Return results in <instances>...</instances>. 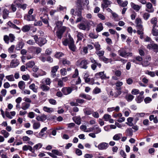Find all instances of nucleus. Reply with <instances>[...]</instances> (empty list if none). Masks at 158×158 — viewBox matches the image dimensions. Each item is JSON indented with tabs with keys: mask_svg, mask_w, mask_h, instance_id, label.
<instances>
[{
	"mask_svg": "<svg viewBox=\"0 0 158 158\" xmlns=\"http://www.w3.org/2000/svg\"><path fill=\"white\" fill-rule=\"evenodd\" d=\"M63 23L61 21H58L56 23V27L58 28V31L56 32V35L58 38L61 39L63 33L65 31L66 27L65 26H62Z\"/></svg>",
	"mask_w": 158,
	"mask_h": 158,
	"instance_id": "1",
	"label": "nucleus"
},
{
	"mask_svg": "<svg viewBox=\"0 0 158 158\" xmlns=\"http://www.w3.org/2000/svg\"><path fill=\"white\" fill-rule=\"evenodd\" d=\"M118 53L119 56L125 58H126L128 56H132V53L127 52L125 49L123 48L119 50Z\"/></svg>",
	"mask_w": 158,
	"mask_h": 158,
	"instance_id": "2",
	"label": "nucleus"
},
{
	"mask_svg": "<svg viewBox=\"0 0 158 158\" xmlns=\"http://www.w3.org/2000/svg\"><path fill=\"white\" fill-rule=\"evenodd\" d=\"M147 48L149 49H152L156 53L158 52V45L157 44L153 43L149 44L147 46Z\"/></svg>",
	"mask_w": 158,
	"mask_h": 158,
	"instance_id": "3",
	"label": "nucleus"
},
{
	"mask_svg": "<svg viewBox=\"0 0 158 158\" xmlns=\"http://www.w3.org/2000/svg\"><path fill=\"white\" fill-rule=\"evenodd\" d=\"M94 77L96 78L100 77L102 79H109L110 77L109 76H106V74L104 73V72H101L96 74Z\"/></svg>",
	"mask_w": 158,
	"mask_h": 158,
	"instance_id": "4",
	"label": "nucleus"
},
{
	"mask_svg": "<svg viewBox=\"0 0 158 158\" xmlns=\"http://www.w3.org/2000/svg\"><path fill=\"white\" fill-rule=\"evenodd\" d=\"M74 43V42L73 38L72 37H70V43L68 46L69 49L73 52H74L76 49Z\"/></svg>",
	"mask_w": 158,
	"mask_h": 158,
	"instance_id": "5",
	"label": "nucleus"
},
{
	"mask_svg": "<svg viewBox=\"0 0 158 158\" xmlns=\"http://www.w3.org/2000/svg\"><path fill=\"white\" fill-rule=\"evenodd\" d=\"M19 64V60L17 59H15L12 60L10 63V67L11 68H15L18 66Z\"/></svg>",
	"mask_w": 158,
	"mask_h": 158,
	"instance_id": "6",
	"label": "nucleus"
},
{
	"mask_svg": "<svg viewBox=\"0 0 158 158\" xmlns=\"http://www.w3.org/2000/svg\"><path fill=\"white\" fill-rule=\"evenodd\" d=\"M88 64L89 62L87 60H81L80 64L78 65L77 64V65L81 68L86 69L88 67L87 65Z\"/></svg>",
	"mask_w": 158,
	"mask_h": 158,
	"instance_id": "7",
	"label": "nucleus"
},
{
	"mask_svg": "<svg viewBox=\"0 0 158 158\" xmlns=\"http://www.w3.org/2000/svg\"><path fill=\"white\" fill-rule=\"evenodd\" d=\"M108 144L106 142H102L99 144L98 148L100 150H106L109 147Z\"/></svg>",
	"mask_w": 158,
	"mask_h": 158,
	"instance_id": "8",
	"label": "nucleus"
},
{
	"mask_svg": "<svg viewBox=\"0 0 158 158\" xmlns=\"http://www.w3.org/2000/svg\"><path fill=\"white\" fill-rule=\"evenodd\" d=\"M72 90V89L70 87H64L61 90L62 92L65 95H67L70 94Z\"/></svg>",
	"mask_w": 158,
	"mask_h": 158,
	"instance_id": "9",
	"label": "nucleus"
},
{
	"mask_svg": "<svg viewBox=\"0 0 158 158\" xmlns=\"http://www.w3.org/2000/svg\"><path fill=\"white\" fill-rule=\"evenodd\" d=\"M142 60V57L139 56H138L134 57L133 59L131 60V61L137 64H141Z\"/></svg>",
	"mask_w": 158,
	"mask_h": 158,
	"instance_id": "10",
	"label": "nucleus"
},
{
	"mask_svg": "<svg viewBox=\"0 0 158 158\" xmlns=\"http://www.w3.org/2000/svg\"><path fill=\"white\" fill-rule=\"evenodd\" d=\"M146 11L149 13H152L154 11L152 4L150 2H148L146 4Z\"/></svg>",
	"mask_w": 158,
	"mask_h": 158,
	"instance_id": "11",
	"label": "nucleus"
},
{
	"mask_svg": "<svg viewBox=\"0 0 158 158\" xmlns=\"http://www.w3.org/2000/svg\"><path fill=\"white\" fill-rule=\"evenodd\" d=\"M77 27L80 29L83 30H85L87 29L89 30L87 24H86L84 23L81 22L77 25Z\"/></svg>",
	"mask_w": 158,
	"mask_h": 158,
	"instance_id": "12",
	"label": "nucleus"
},
{
	"mask_svg": "<svg viewBox=\"0 0 158 158\" xmlns=\"http://www.w3.org/2000/svg\"><path fill=\"white\" fill-rule=\"evenodd\" d=\"M59 66L57 65L55 66L52 67L51 76L52 77H54L56 76V72L59 69Z\"/></svg>",
	"mask_w": 158,
	"mask_h": 158,
	"instance_id": "13",
	"label": "nucleus"
},
{
	"mask_svg": "<svg viewBox=\"0 0 158 158\" xmlns=\"http://www.w3.org/2000/svg\"><path fill=\"white\" fill-rule=\"evenodd\" d=\"M102 2L103 4H102V7L103 9L108 7L111 3V2L108 0H103Z\"/></svg>",
	"mask_w": 158,
	"mask_h": 158,
	"instance_id": "14",
	"label": "nucleus"
},
{
	"mask_svg": "<svg viewBox=\"0 0 158 158\" xmlns=\"http://www.w3.org/2000/svg\"><path fill=\"white\" fill-rule=\"evenodd\" d=\"M18 1L19 0H15L14 2V3L15 4L18 8H22L23 10L25 9L26 8L27 5L26 4L21 5V4L18 3Z\"/></svg>",
	"mask_w": 158,
	"mask_h": 158,
	"instance_id": "15",
	"label": "nucleus"
},
{
	"mask_svg": "<svg viewBox=\"0 0 158 158\" xmlns=\"http://www.w3.org/2000/svg\"><path fill=\"white\" fill-rule=\"evenodd\" d=\"M82 2L84 3L83 5H87L89 3V1L87 0H78L77 3V5L79 7H82Z\"/></svg>",
	"mask_w": 158,
	"mask_h": 158,
	"instance_id": "16",
	"label": "nucleus"
},
{
	"mask_svg": "<svg viewBox=\"0 0 158 158\" xmlns=\"http://www.w3.org/2000/svg\"><path fill=\"white\" fill-rule=\"evenodd\" d=\"M32 122L33 123V128L34 129L36 130L39 129L40 127V122H36L33 120Z\"/></svg>",
	"mask_w": 158,
	"mask_h": 158,
	"instance_id": "17",
	"label": "nucleus"
},
{
	"mask_svg": "<svg viewBox=\"0 0 158 158\" xmlns=\"http://www.w3.org/2000/svg\"><path fill=\"white\" fill-rule=\"evenodd\" d=\"M117 1L119 6L123 7L126 6L128 4V2L127 0L123 1L122 0H117Z\"/></svg>",
	"mask_w": 158,
	"mask_h": 158,
	"instance_id": "18",
	"label": "nucleus"
},
{
	"mask_svg": "<svg viewBox=\"0 0 158 158\" xmlns=\"http://www.w3.org/2000/svg\"><path fill=\"white\" fill-rule=\"evenodd\" d=\"M24 18L28 21H33L35 19V16L32 15L28 14L24 16Z\"/></svg>",
	"mask_w": 158,
	"mask_h": 158,
	"instance_id": "19",
	"label": "nucleus"
},
{
	"mask_svg": "<svg viewBox=\"0 0 158 158\" xmlns=\"http://www.w3.org/2000/svg\"><path fill=\"white\" fill-rule=\"evenodd\" d=\"M122 134L118 133L115 134L113 137V139L114 141H118L122 137Z\"/></svg>",
	"mask_w": 158,
	"mask_h": 158,
	"instance_id": "20",
	"label": "nucleus"
},
{
	"mask_svg": "<svg viewBox=\"0 0 158 158\" xmlns=\"http://www.w3.org/2000/svg\"><path fill=\"white\" fill-rule=\"evenodd\" d=\"M46 41L45 39L43 38H39L38 44L40 46H41L46 43Z\"/></svg>",
	"mask_w": 158,
	"mask_h": 158,
	"instance_id": "21",
	"label": "nucleus"
},
{
	"mask_svg": "<svg viewBox=\"0 0 158 158\" xmlns=\"http://www.w3.org/2000/svg\"><path fill=\"white\" fill-rule=\"evenodd\" d=\"M79 97L88 100H90L92 98L91 97L90 95L83 93L79 95Z\"/></svg>",
	"mask_w": 158,
	"mask_h": 158,
	"instance_id": "22",
	"label": "nucleus"
},
{
	"mask_svg": "<svg viewBox=\"0 0 158 158\" xmlns=\"http://www.w3.org/2000/svg\"><path fill=\"white\" fill-rule=\"evenodd\" d=\"M131 7L136 11H139L141 7L138 5L135 4L133 2H131Z\"/></svg>",
	"mask_w": 158,
	"mask_h": 158,
	"instance_id": "23",
	"label": "nucleus"
},
{
	"mask_svg": "<svg viewBox=\"0 0 158 158\" xmlns=\"http://www.w3.org/2000/svg\"><path fill=\"white\" fill-rule=\"evenodd\" d=\"M9 11L6 9H5L3 12L2 17L4 19H6L8 17Z\"/></svg>",
	"mask_w": 158,
	"mask_h": 158,
	"instance_id": "24",
	"label": "nucleus"
},
{
	"mask_svg": "<svg viewBox=\"0 0 158 158\" xmlns=\"http://www.w3.org/2000/svg\"><path fill=\"white\" fill-rule=\"evenodd\" d=\"M47 127H44L42 128L40 131L39 133V137L41 138L44 136L45 133L44 132L47 130Z\"/></svg>",
	"mask_w": 158,
	"mask_h": 158,
	"instance_id": "25",
	"label": "nucleus"
},
{
	"mask_svg": "<svg viewBox=\"0 0 158 158\" xmlns=\"http://www.w3.org/2000/svg\"><path fill=\"white\" fill-rule=\"evenodd\" d=\"M30 106V104L26 102H24L22 103L21 108L23 110H26L28 109Z\"/></svg>",
	"mask_w": 158,
	"mask_h": 158,
	"instance_id": "26",
	"label": "nucleus"
},
{
	"mask_svg": "<svg viewBox=\"0 0 158 158\" xmlns=\"http://www.w3.org/2000/svg\"><path fill=\"white\" fill-rule=\"evenodd\" d=\"M43 110L45 112L48 113H51L54 112V110L53 108H49L47 106H44L43 107Z\"/></svg>",
	"mask_w": 158,
	"mask_h": 158,
	"instance_id": "27",
	"label": "nucleus"
},
{
	"mask_svg": "<svg viewBox=\"0 0 158 158\" xmlns=\"http://www.w3.org/2000/svg\"><path fill=\"white\" fill-rule=\"evenodd\" d=\"M35 65V63L34 61L31 60L28 62L26 64V68H32Z\"/></svg>",
	"mask_w": 158,
	"mask_h": 158,
	"instance_id": "28",
	"label": "nucleus"
},
{
	"mask_svg": "<svg viewBox=\"0 0 158 158\" xmlns=\"http://www.w3.org/2000/svg\"><path fill=\"white\" fill-rule=\"evenodd\" d=\"M103 29V27L102 23H100L97 25L96 30V31L98 32L102 31Z\"/></svg>",
	"mask_w": 158,
	"mask_h": 158,
	"instance_id": "29",
	"label": "nucleus"
},
{
	"mask_svg": "<svg viewBox=\"0 0 158 158\" xmlns=\"http://www.w3.org/2000/svg\"><path fill=\"white\" fill-rule=\"evenodd\" d=\"M98 66L99 68H100L101 66L100 64L98 63L97 62L95 63H93L91 65V68L93 70H95L97 66Z\"/></svg>",
	"mask_w": 158,
	"mask_h": 158,
	"instance_id": "30",
	"label": "nucleus"
},
{
	"mask_svg": "<svg viewBox=\"0 0 158 158\" xmlns=\"http://www.w3.org/2000/svg\"><path fill=\"white\" fill-rule=\"evenodd\" d=\"M18 86L21 89H23L25 87V82L23 81H20L18 83Z\"/></svg>",
	"mask_w": 158,
	"mask_h": 158,
	"instance_id": "31",
	"label": "nucleus"
},
{
	"mask_svg": "<svg viewBox=\"0 0 158 158\" xmlns=\"http://www.w3.org/2000/svg\"><path fill=\"white\" fill-rule=\"evenodd\" d=\"M22 149L23 151H26L29 150L30 151L32 152V147L28 145H24Z\"/></svg>",
	"mask_w": 158,
	"mask_h": 158,
	"instance_id": "32",
	"label": "nucleus"
},
{
	"mask_svg": "<svg viewBox=\"0 0 158 158\" xmlns=\"http://www.w3.org/2000/svg\"><path fill=\"white\" fill-rule=\"evenodd\" d=\"M35 85L34 83H32L29 86V88L30 89H31L32 91L35 93L37 92V88Z\"/></svg>",
	"mask_w": 158,
	"mask_h": 158,
	"instance_id": "33",
	"label": "nucleus"
},
{
	"mask_svg": "<svg viewBox=\"0 0 158 158\" xmlns=\"http://www.w3.org/2000/svg\"><path fill=\"white\" fill-rule=\"evenodd\" d=\"M24 43L23 41L19 42L18 44L17 45L16 49L17 50H19L22 49L24 45Z\"/></svg>",
	"mask_w": 158,
	"mask_h": 158,
	"instance_id": "34",
	"label": "nucleus"
},
{
	"mask_svg": "<svg viewBox=\"0 0 158 158\" xmlns=\"http://www.w3.org/2000/svg\"><path fill=\"white\" fill-rule=\"evenodd\" d=\"M73 119L75 123L78 125H80L81 123V118L80 117H75L73 118Z\"/></svg>",
	"mask_w": 158,
	"mask_h": 158,
	"instance_id": "35",
	"label": "nucleus"
},
{
	"mask_svg": "<svg viewBox=\"0 0 158 158\" xmlns=\"http://www.w3.org/2000/svg\"><path fill=\"white\" fill-rule=\"evenodd\" d=\"M119 110V107L118 106H117L116 107H112L108 108L107 109V111L108 112H111L114 110L116 111H118Z\"/></svg>",
	"mask_w": 158,
	"mask_h": 158,
	"instance_id": "36",
	"label": "nucleus"
},
{
	"mask_svg": "<svg viewBox=\"0 0 158 158\" xmlns=\"http://www.w3.org/2000/svg\"><path fill=\"white\" fill-rule=\"evenodd\" d=\"M142 21L140 18H137L135 20V23L137 25V27H143V26L141 25Z\"/></svg>",
	"mask_w": 158,
	"mask_h": 158,
	"instance_id": "37",
	"label": "nucleus"
},
{
	"mask_svg": "<svg viewBox=\"0 0 158 158\" xmlns=\"http://www.w3.org/2000/svg\"><path fill=\"white\" fill-rule=\"evenodd\" d=\"M52 152L54 153V155L58 156H62L63 153L60 151L57 150L53 149L52 150Z\"/></svg>",
	"mask_w": 158,
	"mask_h": 158,
	"instance_id": "38",
	"label": "nucleus"
},
{
	"mask_svg": "<svg viewBox=\"0 0 158 158\" xmlns=\"http://www.w3.org/2000/svg\"><path fill=\"white\" fill-rule=\"evenodd\" d=\"M2 135H3L4 138H7L9 136V133L5 130H2L1 131Z\"/></svg>",
	"mask_w": 158,
	"mask_h": 158,
	"instance_id": "39",
	"label": "nucleus"
},
{
	"mask_svg": "<svg viewBox=\"0 0 158 158\" xmlns=\"http://www.w3.org/2000/svg\"><path fill=\"white\" fill-rule=\"evenodd\" d=\"M31 27L30 25H26L24 26L22 28V30L24 32L28 31L30 30Z\"/></svg>",
	"mask_w": 158,
	"mask_h": 158,
	"instance_id": "40",
	"label": "nucleus"
},
{
	"mask_svg": "<svg viewBox=\"0 0 158 158\" xmlns=\"http://www.w3.org/2000/svg\"><path fill=\"white\" fill-rule=\"evenodd\" d=\"M151 22L153 25L152 27H156L157 22V18L156 17L152 18L151 19Z\"/></svg>",
	"mask_w": 158,
	"mask_h": 158,
	"instance_id": "41",
	"label": "nucleus"
},
{
	"mask_svg": "<svg viewBox=\"0 0 158 158\" xmlns=\"http://www.w3.org/2000/svg\"><path fill=\"white\" fill-rule=\"evenodd\" d=\"M7 24L8 25H9L10 27L16 28L17 29L19 30L20 29L19 27H17L15 24L12 23L10 21H9L7 23Z\"/></svg>",
	"mask_w": 158,
	"mask_h": 158,
	"instance_id": "42",
	"label": "nucleus"
},
{
	"mask_svg": "<svg viewBox=\"0 0 158 158\" xmlns=\"http://www.w3.org/2000/svg\"><path fill=\"white\" fill-rule=\"evenodd\" d=\"M77 40H81L83 38V34L81 32L78 31H77Z\"/></svg>",
	"mask_w": 158,
	"mask_h": 158,
	"instance_id": "43",
	"label": "nucleus"
},
{
	"mask_svg": "<svg viewBox=\"0 0 158 158\" xmlns=\"http://www.w3.org/2000/svg\"><path fill=\"white\" fill-rule=\"evenodd\" d=\"M134 97L131 94H128L126 96V99L128 102H130L132 101Z\"/></svg>",
	"mask_w": 158,
	"mask_h": 158,
	"instance_id": "44",
	"label": "nucleus"
},
{
	"mask_svg": "<svg viewBox=\"0 0 158 158\" xmlns=\"http://www.w3.org/2000/svg\"><path fill=\"white\" fill-rule=\"evenodd\" d=\"M152 35L155 36L158 35V29H156L155 27H152Z\"/></svg>",
	"mask_w": 158,
	"mask_h": 158,
	"instance_id": "45",
	"label": "nucleus"
},
{
	"mask_svg": "<svg viewBox=\"0 0 158 158\" xmlns=\"http://www.w3.org/2000/svg\"><path fill=\"white\" fill-rule=\"evenodd\" d=\"M6 78L9 81H15L13 75L11 74L6 76Z\"/></svg>",
	"mask_w": 158,
	"mask_h": 158,
	"instance_id": "46",
	"label": "nucleus"
},
{
	"mask_svg": "<svg viewBox=\"0 0 158 158\" xmlns=\"http://www.w3.org/2000/svg\"><path fill=\"white\" fill-rule=\"evenodd\" d=\"M40 88L43 91H48L49 89V87L45 84L41 85Z\"/></svg>",
	"mask_w": 158,
	"mask_h": 158,
	"instance_id": "47",
	"label": "nucleus"
},
{
	"mask_svg": "<svg viewBox=\"0 0 158 158\" xmlns=\"http://www.w3.org/2000/svg\"><path fill=\"white\" fill-rule=\"evenodd\" d=\"M141 64L143 67H146L148 66L150 64V63L147 60H145L141 62Z\"/></svg>",
	"mask_w": 158,
	"mask_h": 158,
	"instance_id": "48",
	"label": "nucleus"
},
{
	"mask_svg": "<svg viewBox=\"0 0 158 158\" xmlns=\"http://www.w3.org/2000/svg\"><path fill=\"white\" fill-rule=\"evenodd\" d=\"M137 32L139 35L143 34V27L141 26L140 27H137Z\"/></svg>",
	"mask_w": 158,
	"mask_h": 158,
	"instance_id": "49",
	"label": "nucleus"
},
{
	"mask_svg": "<svg viewBox=\"0 0 158 158\" xmlns=\"http://www.w3.org/2000/svg\"><path fill=\"white\" fill-rule=\"evenodd\" d=\"M126 132L128 136H131L133 134L132 130L131 128H129L126 131Z\"/></svg>",
	"mask_w": 158,
	"mask_h": 158,
	"instance_id": "50",
	"label": "nucleus"
},
{
	"mask_svg": "<svg viewBox=\"0 0 158 158\" xmlns=\"http://www.w3.org/2000/svg\"><path fill=\"white\" fill-rule=\"evenodd\" d=\"M150 16V14L148 12H145L143 14V17L146 20H147Z\"/></svg>",
	"mask_w": 158,
	"mask_h": 158,
	"instance_id": "51",
	"label": "nucleus"
},
{
	"mask_svg": "<svg viewBox=\"0 0 158 158\" xmlns=\"http://www.w3.org/2000/svg\"><path fill=\"white\" fill-rule=\"evenodd\" d=\"M70 37H71L70 36H69V39H65L64 41H63L62 43L64 45V46H69V44L70 43Z\"/></svg>",
	"mask_w": 158,
	"mask_h": 158,
	"instance_id": "52",
	"label": "nucleus"
},
{
	"mask_svg": "<svg viewBox=\"0 0 158 158\" xmlns=\"http://www.w3.org/2000/svg\"><path fill=\"white\" fill-rule=\"evenodd\" d=\"M143 98L142 96L139 95L137 96L135 100L138 103H140L143 100Z\"/></svg>",
	"mask_w": 158,
	"mask_h": 158,
	"instance_id": "53",
	"label": "nucleus"
},
{
	"mask_svg": "<svg viewBox=\"0 0 158 158\" xmlns=\"http://www.w3.org/2000/svg\"><path fill=\"white\" fill-rule=\"evenodd\" d=\"M111 118V116L108 114H105L103 117V118L106 121H108Z\"/></svg>",
	"mask_w": 158,
	"mask_h": 158,
	"instance_id": "54",
	"label": "nucleus"
},
{
	"mask_svg": "<svg viewBox=\"0 0 158 158\" xmlns=\"http://www.w3.org/2000/svg\"><path fill=\"white\" fill-rule=\"evenodd\" d=\"M16 5L13 3L11 4L10 6V9L13 12H15L17 8Z\"/></svg>",
	"mask_w": 158,
	"mask_h": 158,
	"instance_id": "55",
	"label": "nucleus"
},
{
	"mask_svg": "<svg viewBox=\"0 0 158 158\" xmlns=\"http://www.w3.org/2000/svg\"><path fill=\"white\" fill-rule=\"evenodd\" d=\"M62 63L64 65H69L70 64V62L69 61L67 60L66 59H63Z\"/></svg>",
	"mask_w": 158,
	"mask_h": 158,
	"instance_id": "56",
	"label": "nucleus"
},
{
	"mask_svg": "<svg viewBox=\"0 0 158 158\" xmlns=\"http://www.w3.org/2000/svg\"><path fill=\"white\" fill-rule=\"evenodd\" d=\"M100 59L101 60L104 61L106 63H107L109 62H110V59L107 58L105 57H104V56H102V57H100Z\"/></svg>",
	"mask_w": 158,
	"mask_h": 158,
	"instance_id": "57",
	"label": "nucleus"
},
{
	"mask_svg": "<svg viewBox=\"0 0 158 158\" xmlns=\"http://www.w3.org/2000/svg\"><path fill=\"white\" fill-rule=\"evenodd\" d=\"M101 92V89L98 87H96L93 91V93L95 94H98Z\"/></svg>",
	"mask_w": 158,
	"mask_h": 158,
	"instance_id": "58",
	"label": "nucleus"
},
{
	"mask_svg": "<svg viewBox=\"0 0 158 158\" xmlns=\"http://www.w3.org/2000/svg\"><path fill=\"white\" fill-rule=\"evenodd\" d=\"M81 12L80 11H79V12L78 13V14L77 15L79 16V17L77 18L76 20V22L78 23L80 21L82 20V17L81 16Z\"/></svg>",
	"mask_w": 158,
	"mask_h": 158,
	"instance_id": "59",
	"label": "nucleus"
},
{
	"mask_svg": "<svg viewBox=\"0 0 158 158\" xmlns=\"http://www.w3.org/2000/svg\"><path fill=\"white\" fill-rule=\"evenodd\" d=\"M42 146V144L41 143H38L35 145L33 147V148L35 150H37L40 148Z\"/></svg>",
	"mask_w": 158,
	"mask_h": 158,
	"instance_id": "60",
	"label": "nucleus"
},
{
	"mask_svg": "<svg viewBox=\"0 0 158 158\" xmlns=\"http://www.w3.org/2000/svg\"><path fill=\"white\" fill-rule=\"evenodd\" d=\"M35 47L31 46L28 48V51L30 53H33L35 51Z\"/></svg>",
	"mask_w": 158,
	"mask_h": 158,
	"instance_id": "61",
	"label": "nucleus"
},
{
	"mask_svg": "<svg viewBox=\"0 0 158 158\" xmlns=\"http://www.w3.org/2000/svg\"><path fill=\"white\" fill-rule=\"evenodd\" d=\"M131 93L134 95H136L139 93V90L137 89H133L131 91Z\"/></svg>",
	"mask_w": 158,
	"mask_h": 158,
	"instance_id": "62",
	"label": "nucleus"
},
{
	"mask_svg": "<svg viewBox=\"0 0 158 158\" xmlns=\"http://www.w3.org/2000/svg\"><path fill=\"white\" fill-rule=\"evenodd\" d=\"M3 40L5 43L8 44L9 43V38L7 35H5L4 36Z\"/></svg>",
	"mask_w": 158,
	"mask_h": 158,
	"instance_id": "63",
	"label": "nucleus"
},
{
	"mask_svg": "<svg viewBox=\"0 0 158 158\" xmlns=\"http://www.w3.org/2000/svg\"><path fill=\"white\" fill-rule=\"evenodd\" d=\"M60 73L61 75L65 76L67 74V71L65 68H63L60 69Z\"/></svg>",
	"mask_w": 158,
	"mask_h": 158,
	"instance_id": "64",
	"label": "nucleus"
}]
</instances>
